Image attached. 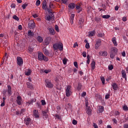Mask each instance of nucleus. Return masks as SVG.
<instances>
[{
    "label": "nucleus",
    "mask_w": 128,
    "mask_h": 128,
    "mask_svg": "<svg viewBox=\"0 0 128 128\" xmlns=\"http://www.w3.org/2000/svg\"><path fill=\"white\" fill-rule=\"evenodd\" d=\"M66 96H70L72 94V86L68 85L65 88Z\"/></svg>",
    "instance_id": "1"
},
{
    "label": "nucleus",
    "mask_w": 128,
    "mask_h": 128,
    "mask_svg": "<svg viewBox=\"0 0 128 128\" xmlns=\"http://www.w3.org/2000/svg\"><path fill=\"white\" fill-rule=\"evenodd\" d=\"M38 58L39 60H44V62L48 61V58L44 56L42 52H39L38 53Z\"/></svg>",
    "instance_id": "2"
},
{
    "label": "nucleus",
    "mask_w": 128,
    "mask_h": 128,
    "mask_svg": "<svg viewBox=\"0 0 128 128\" xmlns=\"http://www.w3.org/2000/svg\"><path fill=\"white\" fill-rule=\"evenodd\" d=\"M53 48L54 50H62L64 48V46L62 44L60 43V44H56L53 45Z\"/></svg>",
    "instance_id": "3"
},
{
    "label": "nucleus",
    "mask_w": 128,
    "mask_h": 128,
    "mask_svg": "<svg viewBox=\"0 0 128 128\" xmlns=\"http://www.w3.org/2000/svg\"><path fill=\"white\" fill-rule=\"evenodd\" d=\"M28 28L30 30H34L36 28V23L34 22V20H30L28 24Z\"/></svg>",
    "instance_id": "4"
},
{
    "label": "nucleus",
    "mask_w": 128,
    "mask_h": 128,
    "mask_svg": "<svg viewBox=\"0 0 128 128\" xmlns=\"http://www.w3.org/2000/svg\"><path fill=\"white\" fill-rule=\"evenodd\" d=\"M45 82L46 88H54V84H52V82L48 81V80L46 79L45 80Z\"/></svg>",
    "instance_id": "5"
},
{
    "label": "nucleus",
    "mask_w": 128,
    "mask_h": 128,
    "mask_svg": "<svg viewBox=\"0 0 128 128\" xmlns=\"http://www.w3.org/2000/svg\"><path fill=\"white\" fill-rule=\"evenodd\" d=\"M16 60H17V64L18 66H22L24 64V60H22V58L20 56H18L16 58Z\"/></svg>",
    "instance_id": "6"
},
{
    "label": "nucleus",
    "mask_w": 128,
    "mask_h": 128,
    "mask_svg": "<svg viewBox=\"0 0 128 128\" xmlns=\"http://www.w3.org/2000/svg\"><path fill=\"white\" fill-rule=\"evenodd\" d=\"M102 44V40L100 39H98L96 41V44L94 46L95 50H98L100 46V44Z\"/></svg>",
    "instance_id": "7"
},
{
    "label": "nucleus",
    "mask_w": 128,
    "mask_h": 128,
    "mask_svg": "<svg viewBox=\"0 0 128 128\" xmlns=\"http://www.w3.org/2000/svg\"><path fill=\"white\" fill-rule=\"evenodd\" d=\"M16 102L18 106H22V98L20 96H18L16 98Z\"/></svg>",
    "instance_id": "8"
},
{
    "label": "nucleus",
    "mask_w": 128,
    "mask_h": 128,
    "mask_svg": "<svg viewBox=\"0 0 128 128\" xmlns=\"http://www.w3.org/2000/svg\"><path fill=\"white\" fill-rule=\"evenodd\" d=\"M46 20H49V22H52L54 20V14H52L51 16L48 15L46 16Z\"/></svg>",
    "instance_id": "9"
},
{
    "label": "nucleus",
    "mask_w": 128,
    "mask_h": 128,
    "mask_svg": "<svg viewBox=\"0 0 128 128\" xmlns=\"http://www.w3.org/2000/svg\"><path fill=\"white\" fill-rule=\"evenodd\" d=\"M48 110H45L42 112L43 118L44 120H48Z\"/></svg>",
    "instance_id": "10"
},
{
    "label": "nucleus",
    "mask_w": 128,
    "mask_h": 128,
    "mask_svg": "<svg viewBox=\"0 0 128 128\" xmlns=\"http://www.w3.org/2000/svg\"><path fill=\"white\" fill-rule=\"evenodd\" d=\"M33 114L36 118H40V114H38V111L36 110H33Z\"/></svg>",
    "instance_id": "11"
},
{
    "label": "nucleus",
    "mask_w": 128,
    "mask_h": 128,
    "mask_svg": "<svg viewBox=\"0 0 128 128\" xmlns=\"http://www.w3.org/2000/svg\"><path fill=\"white\" fill-rule=\"evenodd\" d=\"M50 40H52V38H50V37L46 38L44 40V44L46 46H48L50 43Z\"/></svg>",
    "instance_id": "12"
},
{
    "label": "nucleus",
    "mask_w": 128,
    "mask_h": 128,
    "mask_svg": "<svg viewBox=\"0 0 128 128\" xmlns=\"http://www.w3.org/2000/svg\"><path fill=\"white\" fill-rule=\"evenodd\" d=\"M122 77V78H124L126 80V70H122L121 72Z\"/></svg>",
    "instance_id": "13"
},
{
    "label": "nucleus",
    "mask_w": 128,
    "mask_h": 128,
    "mask_svg": "<svg viewBox=\"0 0 128 128\" xmlns=\"http://www.w3.org/2000/svg\"><path fill=\"white\" fill-rule=\"evenodd\" d=\"M32 122V119L30 118H26L24 120V122L26 124V126H28Z\"/></svg>",
    "instance_id": "14"
},
{
    "label": "nucleus",
    "mask_w": 128,
    "mask_h": 128,
    "mask_svg": "<svg viewBox=\"0 0 128 128\" xmlns=\"http://www.w3.org/2000/svg\"><path fill=\"white\" fill-rule=\"evenodd\" d=\"M118 48L116 47H112L110 49V52H112L113 54H118Z\"/></svg>",
    "instance_id": "15"
},
{
    "label": "nucleus",
    "mask_w": 128,
    "mask_h": 128,
    "mask_svg": "<svg viewBox=\"0 0 128 128\" xmlns=\"http://www.w3.org/2000/svg\"><path fill=\"white\" fill-rule=\"evenodd\" d=\"M48 30H49L50 34H52V36H54V34H56V32H54V28H48Z\"/></svg>",
    "instance_id": "16"
},
{
    "label": "nucleus",
    "mask_w": 128,
    "mask_h": 128,
    "mask_svg": "<svg viewBox=\"0 0 128 128\" xmlns=\"http://www.w3.org/2000/svg\"><path fill=\"white\" fill-rule=\"evenodd\" d=\"M99 56H108V52L106 51H102L99 52Z\"/></svg>",
    "instance_id": "17"
},
{
    "label": "nucleus",
    "mask_w": 128,
    "mask_h": 128,
    "mask_svg": "<svg viewBox=\"0 0 128 128\" xmlns=\"http://www.w3.org/2000/svg\"><path fill=\"white\" fill-rule=\"evenodd\" d=\"M112 42L114 46H118V42H116V37L112 38Z\"/></svg>",
    "instance_id": "18"
},
{
    "label": "nucleus",
    "mask_w": 128,
    "mask_h": 128,
    "mask_svg": "<svg viewBox=\"0 0 128 128\" xmlns=\"http://www.w3.org/2000/svg\"><path fill=\"white\" fill-rule=\"evenodd\" d=\"M86 112L88 116H92V108L88 106L86 109Z\"/></svg>",
    "instance_id": "19"
},
{
    "label": "nucleus",
    "mask_w": 128,
    "mask_h": 128,
    "mask_svg": "<svg viewBox=\"0 0 128 128\" xmlns=\"http://www.w3.org/2000/svg\"><path fill=\"white\" fill-rule=\"evenodd\" d=\"M112 86L114 90H116L118 88V84H116V83L112 84Z\"/></svg>",
    "instance_id": "20"
},
{
    "label": "nucleus",
    "mask_w": 128,
    "mask_h": 128,
    "mask_svg": "<svg viewBox=\"0 0 128 128\" xmlns=\"http://www.w3.org/2000/svg\"><path fill=\"white\" fill-rule=\"evenodd\" d=\"M92 70H94L96 68V62L92 61L91 63Z\"/></svg>",
    "instance_id": "21"
},
{
    "label": "nucleus",
    "mask_w": 128,
    "mask_h": 128,
    "mask_svg": "<svg viewBox=\"0 0 128 128\" xmlns=\"http://www.w3.org/2000/svg\"><path fill=\"white\" fill-rule=\"evenodd\" d=\"M36 40L38 42H44V39H42V38L40 36H38L36 38Z\"/></svg>",
    "instance_id": "22"
},
{
    "label": "nucleus",
    "mask_w": 128,
    "mask_h": 128,
    "mask_svg": "<svg viewBox=\"0 0 128 128\" xmlns=\"http://www.w3.org/2000/svg\"><path fill=\"white\" fill-rule=\"evenodd\" d=\"M68 6V8H72V10H73V8H76V4L74 3H70L69 4Z\"/></svg>",
    "instance_id": "23"
},
{
    "label": "nucleus",
    "mask_w": 128,
    "mask_h": 128,
    "mask_svg": "<svg viewBox=\"0 0 128 128\" xmlns=\"http://www.w3.org/2000/svg\"><path fill=\"white\" fill-rule=\"evenodd\" d=\"M30 74H32V70L30 69H28L27 71L25 72L26 76H30Z\"/></svg>",
    "instance_id": "24"
},
{
    "label": "nucleus",
    "mask_w": 128,
    "mask_h": 128,
    "mask_svg": "<svg viewBox=\"0 0 128 128\" xmlns=\"http://www.w3.org/2000/svg\"><path fill=\"white\" fill-rule=\"evenodd\" d=\"M84 18H80L78 21V24H80V26H84Z\"/></svg>",
    "instance_id": "25"
},
{
    "label": "nucleus",
    "mask_w": 128,
    "mask_h": 128,
    "mask_svg": "<svg viewBox=\"0 0 128 128\" xmlns=\"http://www.w3.org/2000/svg\"><path fill=\"white\" fill-rule=\"evenodd\" d=\"M43 52L44 54H46V56H48V54H50V52H48V50H47L46 48H44L43 49Z\"/></svg>",
    "instance_id": "26"
},
{
    "label": "nucleus",
    "mask_w": 128,
    "mask_h": 128,
    "mask_svg": "<svg viewBox=\"0 0 128 128\" xmlns=\"http://www.w3.org/2000/svg\"><path fill=\"white\" fill-rule=\"evenodd\" d=\"M96 34V30L89 32L88 36H94Z\"/></svg>",
    "instance_id": "27"
},
{
    "label": "nucleus",
    "mask_w": 128,
    "mask_h": 128,
    "mask_svg": "<svg viewBox=\"0 0 128 128\" xmlns=\"http://www.w3.org/2000/svg\"><path fill=\"white\" fill-rule=\"evenodd\" d=\"M8 94H10L12 93V87L10 85L8 86Z\"/></svg>",
    "instance_id": "28"
},
{
    "label": "nucleus",
    "mask_w": 128,
    "mask_h": 128,
    "mask_svg": "<svg viewBox=\"0 0 128 128\" xmlns=\"http://www.w3.org/2000/svg\"><path fill=\"white\" fill-rule=\"evenodd\" d=\"M74 14H72L70 17V22L71 24H72L74 22Z\"/></svg>",
    "instance_id": "29"
},
{
    "label": "nucleus",
    "mask_w": 128,
    "mask_h": 128,
    "mask_svg": "<svg viewBox=\"0 0 128 128\" xmlns=\"http://www.w3.org/2000/svg\"><path fill=\"white\" fill-rule=\"evenodd\" d=\"M98 108L99 112H102L104 110V106H99Z\"/></svg>",
    "instance_id": "30"
},
{
    "label": "nucleus",
    "mask_w": 128,
    "mask_h": 128,
    "mask_svg": "<svg viewBox=\"0 0 128 128\" xmlns=\"http://www.w3.org/2000/svg\"><path fill=\"white\" fill-rule=\"evenodd\" d=\"M27 84V88H33L32 87V84L31 83H30L29 82H28L26 83Z\"/></svg>",
    "instance_id": "31"
},
{
    "label": "nucleus",
    "mask_w": 128,
    "mask_h": 128,
    "mask_svg": "<svg viewBox=\"0 0 128 128\" xmlns=\"http://www.w3.org/2000/svg\"><path fill=\"white\" fill-rule=\"evenodd\" d=\"M34 32H32V30H28V36L32 37V36H34Z\"/></svg>",
    "instance_id": "32"
},
{
    "label": "nucleus",
    "mask_w": 128,
    "mask_h": 128,
    "mask_svg": "<svg viewBox=\"0 0 128 128\" xmlns=\"http://www.w3.org/2000/svg\"><path fill=\"white\" fill-rule=\"evenodd\" d=\"M28 53L32 54V52H34V48L32 47H29L28 48Z\"/></svg>",
    "instance_id": "33"
},
{
    "label": "nucleus",
    "mask_w": 128,
    "mask_h": 128,
    "mask_svg": "<svg viewBox=\"0 0 128 128\" xmlns=\"http://www.w3.org/2000/svg\"><path fill=\"white\" fill-rule=\"evenodd\" d=\"M86 58H87L86 64H90V55H88Z\"/></svg>",
    "instance_id": "34"
},
{
    "label": "nucleus",
    "mask_w": 128,
    "mask_h": 128,
    "mask_svg": "<svg viewBox=\"0 0 128 128\" xmlns=\"http://www.w3.org/2000/svg\"><path fill=\"white\" fill-rule=\"evenodd\" d=\"M116 53H112L110 52V58H114V56H116Z\"/></svg>",
    "instance_id": "35"
},
{
    "label": "nucleus",
    "mask_w": 128,
    "mask_h": 128,
    "mask_svg": "<svg viewBox=\"0 0 128 128\" xmlns=\"http://www.w3.org/2000/svg\"><path fill=\"white\" fill-rule=\"evenodd\" d=\"M102 18H110V16L108 14V15H104L102 16Z\"/></svg>",
    "instance_id": "36"
},
{
    "label": "nucleus",
    "mask_w": 128,
    "mask_h": 128,
    "mask_svg": "<svg viewBox=\"0 0 128 128\" xmlns=\"http://www.w3.org/2000/svg\"><path fill=\"white\" fill-rule=\"evenodd\" d=\"M82 84L79 83L78 84V90H82Z\"/></svg>",
    "instance_id": "37"
},
{
    "label": "nucleus",
    "mask_w": 128,
    "mask_h": 128,
    "mask_svg": "<svg viewBox=\"0 0 128 128\" xmlns=\"http://www.w3.org/2000/svg\"><path fill=\"white\" fill-rule=\"evenodd\" d=\"M122 110H128V107L126 105H124L123 107H122Z\"/></svg>",
    "instance_id": "38"
},
{
    "label": "nucleus",
    "mask_w": 128,
    "mask_h": 128,
    "mask_svg": "<svg viewBox=\"0 0 128 128\" xmlns=\"http://www.w3.org/2000/svg\"><path fill=\"white\" fill-rule=\"evenodd\" d=\"M100 80L102 82V84H104V82H106V80L104 79V76L100 77Z\"/></svg>",
    "instance_id": "39"
},
{
    "label": "nucleus",
    "mask_w": 128,
    "mask_h": 128,
    "mask_svg": "<svg viewBox=\"0 0 128 128\" xmlns=\"http://www.w3.org/2000/svg\"><path fill=\"white\" fill-rule=\"evenodd\" d=\"M62 2L61 4H66L68 0H60Z\"/></svg>",
    "instance_id": "40"
},
{
    "label": "nucleus",
    "mask_w": 128,
    "mask_h": 128,
    "mask_svg": "<svg viewBox=\"0 0 128 128\" xmlns=\"http://www.w3.org/2000/svg\"><path fill=\"white\" fill-rule=\"evenodd\" d=\"M49 6L50 8H54V4L52 2L50 4Z\"/></svg>",
    "instance_id": "41"
},
{
    "label": "nucleus",
    "mask_w": 128,
    "mask_h": 128,
    "mask_svg": "<svg viewBox=\"0 0 128 128\" xmlns=\"http://www.w3.org/2000/svg\"><path fill=\"white\" fill-rule=\"evenodd\" d=\"M13 18L14 20H17V21L20 20L18 17V16H16V15H14V16H13Z\"/></svg>",
    "instance_id": "42"
},
{
    "label": "nucleus",
    "mask_w": 128,
    "mask_h": 128,
    "mask_svg": "<svg viewBox=\"0 0 128 128\" xmlns=\"http://www.w3.org/2000/svg\"><path fill=\"white\" fill-rule=\"evenodd\" d=\"M40 4V0H37L36 2V6H38Z\"/></svg>",
    "instance_id": "43"
},
{
    "label": "nucleus",
    "mask_w": 128,
    "mask_h": 128,
    "mask_svg": "<svg viewBox=\"0 0 128 128\" xmlns=\"http://www.w3.org/2000/svg\"><path fill=\"white\" fill-rule=\"evenodd\" d=\"M72 124H74L76 126V124H78V121H76V120H73L72 121Z\"/></svg>",
    "instance_id": "44"
},
{
    "label": "nucleus",
    "mask_w": 128,
    "mask_h": 128,
    "mask_svg": "<svg viewBox=\"0 0 128 128\" xmlns=\"http://www.w3.org/2000/svg\"><path fill=\"white\" fill-rule=\"evenodd\" d=\"M104 36V34L100 33L98 34V38H102Z\"/></svg>",
    "instance_id": "45"
},
{
    "label": "nucleus",
    "mask_w": 128,
    "mask_h": 128,
    "mask_svg": "<svg viewBox=\"0 0 128 128\" xmlns=\"http://www.w3.org/2000/svg\"><path fill=\"white\" fill-rule=\"evenodd\" d=\"M74 64L76 68H78V62H74Z\"/></svg>",
    "instance_id": "46"
},
{
    "label": "nucleus",
    "mask_w": 128,
    "mask_h": 128,
    "mask_svg": "<svg viewBox=\"0 0 128 128\" xmlns=\"http://www.w3.org/2000/svg\"><path fill=\"white\" fill-rule=\"evenodd\" d=\"M55 118H57L58 120H61L60 116L59 114H55Z\"/></svg>",
    "instance_id": "47"
},
{
    "label": "nucleus",
    "mask_w": 128,
    "mask_h": 128,
    "mask_svg": "<svg viewBox=\"0 0 128 128\" xmlns=\"http://www.w3.org/2000/svg\"><path fill=\"white\" fill-rule=\"evenodd\" d=\"M41 104H42V106H46V100H42Z\"/></svg>",
    "instance_id": "48"
},
{
    "label": "nucleus",
    "mask_w": 128,
    "mask_h": 128,
    "mask_svg": "<svg viewBox=\"0 0 128 128\" xmlns=\"http://www.w3.org/2000/svg\"><path fill=\"white\" fill-rule=\"evenodd\" d=\"M108 68L109 70H112L114 69V66L112 65L108 66Z\"/></svg>",
    "instance_id": "49"
},
{
    "label": "nucleus",
    "mask_w": 128,
    "mask_h": 128,
    "mask_svg": "<svg viewBox=\"0 0 128 128\" xmlns=\"http://www.w3.org/2000/svg\"><path fill=\"white\" fill-rule=\"evenodd\" d=\"M26 6H28V4H23L22 5V8L23 10H26Z\"/></svg>",
    "instance_id": "50"
},
{
    "label": "nucleus",
    "mask_w": 128,
    "mask_h": 128,
    "mask_svg": "<svg viewBox=\"0 0 128 128\" xmlns=\"http://www.w3.org/2000/svg\"><path fill=\"white\" fill-rule=\"evenodd\" d=\"M85 48H88V49L90 48V43L87 42V43L86 44V46H85Z\"/></svg>",
    "instance_id": "51"
},
{
    "label": "nucleus",
    "mask_w": 128,
    "mask_h": 128,
    "mask_svg": "<svg viewBox=\"0 0 128 128\" xmlns=\"http://www.w3.org/2000/svg\"><path fill=\"white\" fill-rule=\"evenodd\" d=\"M55 30L58 32H60V29L58 28V25H55Z\"/></svg>",
    "instance_id": "52"
},
{
    "label": "nucleus",
    "mask_w": 128,
    "mask_h": 128,
    "mask_svg": "<svg viewBox=\"0 0 128 128\" xmlns=\"http://www.w3.org/2000/svg\"><path fill=\"white\" fill-rule=\"evenodd\" d=\"M64 64H66V62H68V59L64 58L62 60Z\"/></svg>",
    "instance_id": "53"
},
{
    "label": "nucleus",
    "mask_w": 128,
    "mask_h": 128,
    "mask_svg": "<svg viewBox=\"0 0 128 128\" xmlns=\"http://www.w3.org/2000/svg\"><path fill=\"white\" fill-rule=\"evenodd\" d=\"M122 20L123 22H126V20H128V18H126V16H124L122 18Z\"/></svg>",
    "instance_id": "54"
},
{
    "label": "nucleus",
    "mask_w": 128,
    "mask_h": 128,
    "mask_svg": "<svg viewBox=\"0 0 128 128\" xmlns=\"http://www.w3.org/2000/svg\"><path fill=\"white\" fill-rule=\"evenodd\" d=\"M42 8L43 10H46V8H48V7L46 4H42Z\"/></svg>",
    "instance_id": "55"
},
{
    "label": "nucleus",
    "mask_w": 128,
    "mask_h": 128,
    "mask_svg": "<svg viewBox=\"0 0 128 128\" xmlns=\"http://www.w3.org/2000/svg\"><path fill=\"white\" fill-rule=\"evenodd\" d=\"M93 126L94 128H98V124H96V123H93Z\"/></svg>",
    "instance_id": "56"
},
{
    "label": "nucleus",
    "mask_w": 128,
    "mask_h": 128,
    "mask_svg": "<svg viewBox=\"0 0 128 128\" xmlns=\"http://www.w3.org/2000/svg\"><path fill=\"white\" fill-rule=\"evenodd\" d=\"M16 4H11V8H16Z\"/></svg>",
    "instance_id": "57"
},
{
    "label": "nucleus",
    "mask_w": 128,
    "mask_h": 128,
    "mask_svg": "<svg viewBox=\"0 0 128 128\" xmlns=\"http://www.w3.org/2000/svg\"><path fill=\"white\" fill-rule=\"evenodd\" d=\"M120 112L116 111L115 112V116H120Z\"/></svg>",
    "instance_id": "58"
},
{
    "label": "nucleus",
    "mask_w": 128,
    "mask_h": 128,
    "mask_svg": "<svg viewBox=\"0 0 128 128\" xmlns=\"http://www.w3.org/2000/svg\"><path fill=\"white\" fill-rule=\"evenodd\" d=\"M44 72H45V74H48V72H50V70H45L44 71Z\"/></svg>",
    "instance_id": "59"
},
{
    "label": "nucleus",
    "mask_w": 128,
    "mask_h": 128,
    "mask_svg": "<svg viewBox=\"0 0 128 128\" xmlns=\"http://www.w3.org/2000/svg\"><path fill=\"white\" fill-rule=\"evenodd\" d=\"M24 109L22 108L21 109L20 112V114H24Z\"/></svg>",
    "instance_id": "60"
},
{
    "label": "nucleus",
    "mask_w": 128,
    "mask_h": 128,
    "mask_svg": "<svg viewBox=\"0 0 128 128\" xmlns=\"http://www.w3.org/2000/svg\"><path fill=\"white\" fill-rule=\"evenodd\" d=\"M82 56H84V58H86V52H84L82 53Z\"/></svg>",
    "instance_id": "61"
},
{
    "label": "nucleus",
    "mask_w": 128,
    "mask_h": 128,
    "mask_svg": "<svg viewBox=\"0 0 128 128\" xmlns=\"http://www.w3.org/2000/svg\"><path fill=\"white\" fill-rule=\"evenodd\" d=\"M26 106H30V104H32V102L28 101L26 102Z\"/></svg>",
    "instance_id": "62"
},
{
    "label": "nucleus",
    "mask_w": 128,
    "mask_h": 128,
    "mask_svg": "<svg viewBox=\"0 0 128 128\" xmlns=\"http://www.w3.org/2000/svg\"><path fill=\"white\" fill-rule=\"evenodd\" d=\"M80 4L77 5L76 6V10H80Z\"/></svg>",
    "instance_id": "63"
},
{
    "label": "nucleus",
    "mask_w": 128,
    "mask_h": 128,
    "mask_svg": "<svg viewBox=\"0 0 128 128\" xmlns=\"http://www.w3.org/2000/svg\"><path fill=\"white\" fill-rule=\"evenodd\" d=\"M124 128H128V124H124Z\"/></svg>",
    "instance_id": "64"
}]
</instances>
